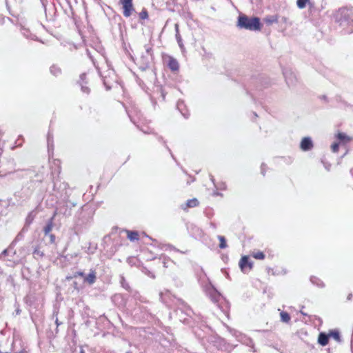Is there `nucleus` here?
Returning <instances> with one entry per match:
<instances>
[{"instance_id":"obj_60","label":"nucleus","mask_w":353,"mask_h":353,"mask_svg":"<svg viewBox=\"0 0 353 353\" xmlns=\"http://www.w3.org/2000/svg\"><path fill=\"white\" fill-rule=\"evenodd\" d=\"M266 165L265 163H262L261 166V172L264 176L265 172Z\"/></svg>"},{"instance_id":"obj_30","label":"nucleus","mask_w":353,"mask_h":353,"mask_svg":"<svg viewBox=\"0 0 353 353\" xmlns=\"http://www.w3.org/2000/svg\"><path fill=\"white\" fill-rule=\"evenodd\" d=\"M21 34L27 39L31 40H37V36L30 33V30L26 28H21Z\"/></svg>"},{"instance_id":"obj_11","label":"nucleus","mask_w":353,"mask_h":353,"mask_svg":"<svg viewBox=\"0 0 353 353\" xmlns=\"http://www.w3.org/2000/svg\"><path fill=\"white\" fill-rule=\"evenodd\" d=\"M283 74L289 87H292L296 85L297 82V78L295 73L291 68L283 69Z\"/></svg>"},{"instance_id":"obj_9","label":"nucleus","mask_w":353,"mask_h":353,"mask_svg":"<svg viewBox=\"0 0 353 353\" xmlns=\"http://www.w3.org/2000/svg\"><path fill=\"white\" fill-rule=\"evenodd\" d=\"M207 341L212 343L217 350L223 352H230L235 347L227 343L224 339L221 337L211 336L210 339H207Z\"/></svg>"},{"instance_id":"obj_43","label":"nucleus","mask_w":353,"mask_h":353,"mask_svg":"<svg viewBox=\"0 0 353 353\" xmlns=\"http://www.w3.org/2000/svg\"><path fill=\"white\" fill-rule=\"evenodd\" d=\"M33 255L35 259H37L38 257H43L44 254L39 248H36L33 251Z\"/></svg>"},{"instance_id":"obj_35","label":"nucleus","mask_w":353,"mask_h":353,"mask_svg":"<svg viewBox=\"0 0 353 353\" xmlns=\"http://www.w3.org/2000/svg\"><path fill=\"white\" fill-rule=\"evenodd\" d=\"M50 73L55 77H58L59 75H60L61 74V68L55 65H52L50 68Z\"/></svg>"},{"instance_id":"obj_15","label":"nucleus","mask_w":353,"mask_h":353,"mask_svg":"<svg viewBox=\"0 0 353 353\" xmlns=\"http://www.w3.org/2000/svg\"><path fill=\"white\" fill-rule=\"evenodd\" d=\"M120 3L123 7V14L125 17L131 16L132 12L134 11V8L132 4V0H120Z\"/></svg>"},{"instance_id":"obj_59","label":"nucleus","mask_w":353,"mask_h":353,"mask_svg":"<svg viewBox=\"0 0 353 353\" xmlns=\"http://www.w3.org/2000/svg\"><path fill=\"white\" fill-rule=\"evenodd\" d=\"M137 128L141 130L142 131L143 133L145 134H150L151 133L150 131H149V128H140L138 125H137Z\"/></svg>"},{"instance_id":"obj_7","label":"nucleus","mask_w":353,"mask_h":353,"mask_svg":"<svg viewBox=\"0 0 353 353\" xmlns=\"http://www.w3.org/2000/svg\"><path fill=\"white\" fill-rule=\"evenodd\" d=\"M174 299L176 300L174 304L176 306L175 312L179 321L184 324H189L190 318L193 314L192 310L182 299L176 297Z\"/></svg>"},{"instance_id":"obj_40","label":"nucleus","mask_w":353,"mask_h":353,"mask_svg":"<svg viewBox=\"0 0 353 353\" xmlns=\"http://www.w3.org/2000/svg\"><path fill=\"white\" fill-rule=\"evenodd\" d=\"M218 239L220 241V243H219V248L221 249H225L228 247V245H227V243H226V239L223 236H221V235H219L218 236Z\"/></svg>"},{"instance_id":"obj_13","label":"nucleus","mask_w":353,"mask_h":353,"mask_svg":"<svg viewBox=\"0 0 353 353\" xmlns=\"http://www.w3.org/2000/svg\"><path fill=\"white\" fill-rule=\"evenodd\" d=\"M230 332L234 335L236 339L241 342V343L245 344L248 346H253L254 343L253 341L246 335L236 331V330H230Z\"/></svg>"},{"instance_id":"obj_58","label":"nucleus","mask_w":353,"mask_h":353,"mask_svg":"<svg viewBox=\"0 0 353 353\" xmlns=\"http://www.w3.org/2000/svg\"><path fill=\"white\" fill-rule=\"evenodd\" d=\"M168 248L171 250L179 252H181L183 254H185L187 252V251H185V252L180 251L179 250H178L177 248H176L174 246H173L172 245H168Z\"/></svg>"},{"instance_id":"obj_63","label":"nucleus","mask_w":353,"mask_h":353,"mask_svg":"<svg viewBox=\"0 0 353 353\" xmlns=\"http://www.w3.org/2000/svg\"><path fill=\"white\" fill-rule=\"evenodd\" d=\"M8 281H10V283L14 286L15 283H14V280L13 279V277L12 276H9V277L8 278Z\"/></svg>"},{"instance_id":"obj_29","label":"nucleus","mask_w":353,"mask_h":353,"mask_svg":"<svg viewBox=\"0 0 353 353\" xmlns=\"http://www.w3.org/2000/svg\"><path fill=\"white\" fill-rule=\"evenodd\" d=\"M128 234V238L131 241L139 240V232L137 231L126 230Z\"/></svg>"},{"instance_id":"obj_54","label":"nucleus","mask_w":353,"mask_h":353,"mask_svg":"<svg viewBox=\"0 0 353 353\" xmlns=\"http://www.w3.org/2000/svg\"><path fill=\"white\" fill-rule=\"evenodd\" d=\"M215 188L216 190H224L226 189V184L225 183L221 182L219 184L215 185Z\"/></svg>"},{"instance_id":"obj_18","label":"nucleus","mask_w":353,"mask_h":353,"mask_svg":"<svg viewBox=\"0 0 353 353\" xmlns=\"http://www.w3.org/2000/svg\"><path fill=\"white\" fill-rule=\"evenodd\" d=\"M97 281V272L95 270L90 269L88 274H85L83 282L89 285H93Z\"/></svg>"},{"instance_id":"obj_55","label":"nucleus","mask_w":353,"mask_h":353,"mask_svg":"<svg viewBox=\"0 0 353 353\" xmlns=\"http://www.w3.org/2000/svg\"><path fill=\"white\" fill-rule=\"evenodd\" d=\"M192 229L194 230V232H195V233L196 234L197 236H201V234L203 233L201 229H200L199 228H198V227H196L195 225L192 226Z\"/></svg>"},{"instance_id":"obj_31","label":"nucleus","mask_w":353,"mask_h":353,"mask_svg":"<svg viewBox=\"0 0 353 353\" xmlns=\"http://www.w3.org/2000/svg\"><path fill=\"white\" fill-rule=\"evenodd\" d=\"M281 321L283 323H288L290 321L291 316L287 312L282 311L280 312Z\"/></svg>"},{"instance_id":"obj_52","label":"nucleus","mask_w":353,"mask_h":353,"mask_svg":"<svg viewBox=\"0 0 353 353\" xmlns=\"http://www.w3.org/2000/svg\"><path fill=\"white\" fill-rule=\"evenodd\" d=\"M321 163H323L324 168H325L326 170L327 171H330V167H331V164L327 162L325 158H322L321 159Z\"/></svg>"},{"instance_id":"obj_38","label":"nucleus","mask_w":353,"mask_h":353,"mask_svg":"<svg viewBox=\"0 0 353 353\" xmlns=\"http://www.w3.org/2000/svg\"><path fill=\"white\" fill-rule=\"evenodd\" d=\"M329 335H330V337H332L336 341H338V342L341 341L340 332L338 330H331L329 333Z\"/></svg>"},{"instance_id":"obj_10","label":"nucleus","mask_w":353,"mask_h":353,"mask_svg":"<svg viewBox=\"0 0 353 353\" xmlns=\"http://www.w3.org/2000/svg\"><path fill=\"white\" fill-rule=\"evenodd\" d=\"M205 292L213 303H218L222 298L220 292L211 284L205 287Z\"/></svg>"},{"instance_id":"obj_19","label":"nucleus","mask_w":353,"mask_h":353,"mask_svg":"<svg viewBox=\"0 0 353 353\" xmlns=\"http://www.w3.org/2000/svg\"><path fill=\"white\" fill-rule=\"evenodd\" d=\"M8 174H13L14 178L21 179L25 176H32V172L30 170H17L14 172H10Z\"/></svg>"},{"instance_id":"obj_61","label":"nucleus","mask_w":353,"mask_h":353,"mask_svg":"<svg viewBox=\"0 0 353 353\" xmlns=\"http://www.w3.org/2000/svg\"><path fill=\"white\" fill-rule=\"evenodd\" d=\"M24 299L27 304H29L30 305H32V301L30 300V296L29 295H27Z\"/></svg>"},{"instance_id":"obj_1","label":"nucleus","mask_w":353,"mask_h":353,"mask_svg":"<svg viewBox=\"0 0 353 353\" xmlns=\"http://www.w3.org/2000/svg\"><path fill=\"white\" fill-rule=\"evenodd\" d=\"M94 210L89 205H83L77 213L74 220V230L76 234L88 230L92 223Z\"/></svg>"},{"instance_id":"obj_34","label":"nucleus","mask_w":353,"mask_h":353,"mask_svg":"<svg viewBox=\"0 0 353 353\" xmlns=\"http://www.w3.org/2000/svg\"><path fill=\"white\" fill-rule=\"evenodd\" d=\"M47 141H48V152H50V150H53V149H54L53 135L50 132H48V133Z\"/></svg>"},{"instance_id":"obj_62","label":"nucleus","mask_w":353,"mask_h":353,"mask_svg":"<svg viewBox=\"0 0 353 353\" xmlns=\"http://www.w3.org/2000/svg\"><path fill=\"white\" fill-rule=\"evenodd\" d=\"M8 281H10V283L14 286L15 283H14V280L13 279V277L12 276H9V277L8 278Z\"/></svg>"},{"instance_id":"obj_28","label":"nucleus","mask_w":353,"mask_h":353,"mask_svg":"<svg viewBox=\"0 0 353 353\" xmlns=\"http://www.w3.org/2000/svg\"><path fill=\"white\" fill-rule=\"evenodd\" d=\"M174 28H175V32H176L175 37H176V39L177 41V43L179 44L180 48L183 49L184 46H183V42H182L181 36V34L179 33V25L178 24H175Z\"/></svg>"},{"instance_id":"obj_21","label":"nucleus","mask_w":353,"mask_h":353,"mask_svg":"<svg viewBox=\"0 0 353 353\" xmlns=\"http://www.w3.org/2000/svg\"><path fill=\"white\" fill-rule=\"evenodd\" d=\"M167 66L172 72H176L179 69V64L178 61L172 57H169Z\"/></svg>"},{"instance_id":"obj_16","label":"nucleus","mask_w":353,"mask_h":353,"mask_svg":"<svg viewBox=\"0 0 353 353\" xmlns=\"http://www.w3.org/2000/svg\"><path fill=\"white\" fill-rule=\"evenodd\" d=\"M77 83L81 87V90L83 93L86 94L88 95L90 93V89L87 85L88 83V81L87 79V74L83 72L80 74L79 76V80L78 81Z\"/></svg>"},{"instance_id":"obj_33","label":"nucleus","mask_w":353,"mask_h":353,"mask_svg":"<svg viewBox=\"0 0 353 353\" xmlns=\"http://www.w3.org/2000/svg\"><path fill=\"white\" fill-rule=\"evenodd\" d=\"M120 283L121 287L129 292L132 290L129 283L127 282L123 276H120Z\"/></svg>"},{"instance_id":"obj_39","label":"nucleus","mask_w":353,"mask_h":353,"mask_svg":"<svg viewBox=\"0 0 353 353\" xmlns=\"http://www.w3.org/2000/svg\"><path fill=\"white\" fill-rule=\"evenodd\" d=\"M336 138L340 141H344V142H347V141H350L351 140V138L350 137H348L347 135H346L343 132L338 133L337 135H336Z\"/></svg>"},{"instance_id":"obj_17","label":"nucleus","mask_w":353,"mask_h":353,"mask_svg":"<svg viewBox=\"0 0 353 353\" xmlns=\"http://www.w3.org/2000/svg\"><path fill=\"white\" fill-rule=\"evenodd\" d=\"M314 147L313 141L310 137H305L300 143V148L302 151L307 152L311 150Z\"/></svg>"},{"instance_id":"obj_37","label":"nucleus","mask_w":353,"mask_h":353,"mask_svg":"<svg viewBox=\"0 0 353 353\" xmlns=\"http://www.w3.org/2000/svg\"><path fill=\"white\" fill-rule=\"evenodd\" d=\"M159 259L161 261L163 267L165 268H168L170 263H173V261L169 257L165 256H163Z\"/></svg>"},{"instance_id":"obj_24","label":"nucleus","mask_w":353,"mask_h":353,"mask_svg":"<svg viewBox=\"0 0 353 353\" xmlns=\"http://www.w3.org/2000/svg\"><path fill=\"white\" fill-rule=\"evenodd\" d=\"M131 296L136 301L140 303H148V301L145 297L141 295V294L137 290H132L130 292Z\"/></svg>"},{"instance_id":"obj_48","label":"nucleus","mask_w":353,"mask_h":353,"mask_svg":"<svg viewBox=\"0 0 353 353\" xmlns=\"http://www.w3.org/2000/svg\"><path fill=\"white\" fill-rule=\"evenodd\" d=\"M139 17L141 19H146L148 18V12L145 8H143L139 13Z\"/></svg>"},{"instance_id":"obj_46","label":"nucleus","mask_w":353,"mask_h":353,"mask_svg":"<svg viewBox=\"0 0 353 353\" xmlns=\"http://www.w3.org/2000/svg\"><path fill=\"white\" fill-rule=\"evenodd\" d=\"M144 48L145 50V54L153 57L152 48V46L150 44L145 45L144 46Z\"/></svg>"},{"instance_id":"obj_22","label":"nucleus","mask_w":353,"mask_h":353,"mask_svg":"<svg viewBox=\"0 0 353 353\" xmlns=\"http://www.w3.org/2000/svg\"><path fill=\"white\" fill-rule=\"evenodd\" d=\"M152 61H153V57H151V56L147 55V54H142L141 57L142 69L146 70L147 68H148L150 65V63L152 62Z\"/></svg>"},{"instance_id":"obj_32","label":"nucleus","mask_w":353,"mask_h":353,"mask_svg":"<svg viewBox=\"0 0 353 353\" xmlns=\"http://www.w3.org/2000/svg\"><path fill=\"white\" fill-rule=\"evenodd\" d=\"M310 281L312 282V283L316 285L319 288H323L325 286L323 282L316 276H312L310 277Z\"/></svg>"},{"instance_id":"obj_45","label":"nucleus","mask_w":353,"mask_h":353,"mask_svg":"<svg viewBox=\"0 0 353 353\" xmlns=\"http://www.w3.org/2000/svg\"><path fill=\"white\" fill-rule=\"evenodd\" d=\"M97 248V245H95L94 246L92 245V243H89V247L88 248L87 250H86V252L88 254H94V252L96 251Z\"/></svg>"},{"instance_id":"obj_41","label":"nucleus","mask_w":353,"mask_h":353,"mask_svg":"<svg viewBox=\"0 0 353 353\" xmlns=\"http://www.w3.org/2000/svg\"><path fill=\"white\" fill-rule=\"evenodd\" d=\"M265 21L268 24H272L278 22V17L275 15L268 16L265 19Z\"/></svg>"},{"instance_id":"obj_56","label":"nucleus","mask_w":353,"mask_h":353,"mask_svg":"<svg viewBox=\"0 0 353 353\" xmlns=\"http://www.w3.org/2000/svg\"><path fill=\"white\" fill-rule=\"evenodd\" d=\"M331 148L333 152H336L339 150V144L338 143H334Z\"/></svg>"},{"instance_id":"obj_44","label":"nucleus","mask_w":353,"mask_h":353,"mask_svg":"<svg viewBox=\"0 0 353 353\" xmlns=\"http://www.w3.org/2000/svg\"><path fill=\"white\" fill-rule=\"evenodd\" d=\"M310 0H297L296 5L299 8H304L306 6L307 3L309 2Z\"/></svg>"},{"instance_id":"obj_20","label":"nucleus","mask_w":353,"mask_h":353,"mask_svg":"<svg viewBox=\"0 0 353 353\" xmlns=\"http://www.w3.org/2000/svg\"><path fill=\"white\" fill-rule=\"evenodd\" d=\"M57 314H58V312H53L52 317H53V319H54V318H55L54 323H55V324H56V327H55V329H54V332L51 331V330H50V331H49V332H48V337H49V338H54V337H55V336H56V335H57V334H58V332H59V329H58V327H59V326L60 325H61V324H62V322H60V321H59V319H58Z\"/></svg>"},{"instance_id":"obj_2","label":"nucleus","mask_w":353,"mask_h":353,"mask_svg":"<svg viewBox=\"0 0 353 353\" xmlns=\"http://www.w3.org/2000/svg\"><path fill=\"white\" fill-rule=\"evenodd\" d=\"M54 165L57 166V170L52 172L53 176V194L61 201H66L69 199L68 184L65 181H61L59 174L61 173L60 161L58 159L54 161Z\"/></svg>"},{"instance_id":"obj_26","label":"nucleus","mask_w":353,"mask_h":353,"mask_svg":"<svg viewBox=\"0 0 353 353\" xmlns=\"http://www.w3.org/2000/svg\"><path fill=\"white\" fill-rule=\"evenodd\" d=\"M199 204V202L197 200V199L194 198V199L188 200L185 204L181 205V208L183 210H185L188 208H194V207L198 206Z\"/></svg>"},{"instance_id":"obj_49","label":"nucleus","mask_w":353,"mask_h":353,"mask_svg":"<svg viewBox=\"0 0 353 353\" xmlns=\"http://www.w3.org/2000/svg\"><path fill=\"white\" fill-rule=\"evenodd\" d=\"M253 257L256 259L262 260L265 258V254L262 252H257L253 254Z\"/></svg>"},{"instance_id":"obj_8","label":"nucleus","mask_w":353,"mask_h":353,"mask_svg":"<svg viewBox=\"0 0 353 353\" xmlns=\"http://www.w3.org/2000/svg\"><path fill=\"white\" fill-rule=\"evenodd\" d=\"M134 317L140 321H149L154 319V315L147 307L136 303L132 310Z\"/></svg>"},{"instance_id":"obj_3","label":"nucleus","mask_w":353,"mask_h":353,"mask_svg":"<svg viewBox=\"0 0 353 353\" xmlns=\"http://www.w3.org/2000/svg\"><path fill=\"white\" fill-rule=\"evenodd\" d=\"M335 21L340 26L344 28V34L353 32V8L343 7L341 8L336 12Z\"/></svg>"},{"instance_id":"obj_5","label":"nucleus","mask_w":353,"mask_h":353,"mask_svg":"<svg viewBox=\"0 0 353 353\" xmlns=\"http://www.w3.org/2000/svg\"><path fill=\"white\" fill-rule=\"evenodd\" d=\"M236 26L241 30L250 31H260L262 23L258 17H248L244 14H240L237 18Z\"/></svg>"},{"instance_id":"obj_36","label":"nucleus","mask_w":353,"mask_h":353,"mask_svg":"<svg viewBox=\"0 0 353 353\" xmlns=\"http://www.w3.org/2000/svg\"><path fill=\"white\" fill-rule=\"evenodd\" d=\"M336 101L339 103L338 107L341 108H346L347 107H352L350 104L343 100L341 97L336 98Z\"/></svg>"},{"instance_id":"obj_53","label":"nucleus","mask_w":353,"mask_h":353,"mask_svg":"<svg viewBox=\"0 0 353 353\" xmlns=\"http://www.w3.org/2000/svg\"><path fill=\"white\" fill-rule=\"evenodd\" d=\"M195 335L196 337L201 341L202 343H205V336L202 335L201 333L198 332L197 331H194Z\"/></svg>"},{"instance_id":"obj_23","label":"nucleus","mask_w":353,"mask_h":353,"mask_svg":"<svg viewBox=\"0 0 353 353\" xmlns=\"http://www.w3.org/2000/svg\"><path fill=\"white\" fill-rule=\"evenodd\" d=\"M176 108L179 110V111L181 113V114L184 117V118L188 119L189 117L190 114L183 101H178L176 103Z\"/></svg>"},{"instance_id":"obj_42","label":"nucleus","mask_w":353,"mask_h":353,"mask_svg":"<svg viewBox=\"0 0 353 353\" xmlns=\"http://www.w3.org/2000/svg\"><path fill=\"white\" fill-rule=\"evenodd\" d=\"M84 276H85L84 272H83V271H77V272H73L72 276H68L66 277V279L67 280H70V279H72L73 278H77V276H81V277L84 278Z\"/></svg>"},{"instance_id":"obj_14","label":"nucleus","mask_w":353,"mask_h":353,"mask_svg":"<svg viewBox=\"0 0 353 353\" xmlns=\"http://www.w3.org/2000/svg\"><path fill=\"white\" fill-rule=\"evenodd\" d=\"M239 267L241 268V270L246 273L252 270L253 267V263L250 261L248 256H243L241 257V260L239 261Z\"/></svg>"},{"instance_id":"obj_51","label":"nucleus","mask_w":353,"mask_h":353,"mask_svg":"<svg viewBox=\"0 0 353 353\" xmlns=\"http://www.w3.org/2000/svg\"><path fill=\"white\" fill-rule=\"evenodd\" d=\"M157 139H158V141H159L162 142V143L164 144L165 147L167 148V150H168L170 152V153L171 154V156H172V159L175 160V158H174V155L172 154L170 149V148H169V147L166 145V142L163 140V137L159 136V137H158V138H157Z\"/></svg>"},{"instance_id":"obj_25","label":"nucleus","mask_w":353,"mask_h":353,"mask_svg":"<svg viewBox=\"0 0 353 353\" xmlns=\"http://www.w3.org/2000/svg\"><path fill=\"white\" fill-rule=\"evenodd\" d=\"M330 337L329 334L320 332L318 336V343L322 346H325L328 343Z\"/></svg>"},{"instance_id":"obj_47","label":"nucleus","mask_w":353,"mask_h":353,"mask_svg":"<svg viewBox=\"0 0 353 353\" xmlns=\"http://www.w3.org/2000/svg\"><path fill=\"white\" fill-rule=\"evenodd\" d=\"M142 272L148 276H149L153 279H155V274L152 272H151L150 270L147 269L146 268H143L142 270Z\"/></svg>"},{"instance_id":"obj_12","label":"nucleus","mask_w":353,"mask_h":353,"mask_svg":"<svg viewBox=\"0 0 353 353\" xmlns=\"http://www.w3.org/2000/svg\"><path fill=\"white\" fill-rule=\"evenodd\" d=\"M64 204L62 206H60L59 208V213L62 214L65 217L70 216L72 215V207H74L77 203L74 202H72L68 199L66 201H63Z\"/></svg>"},{"instance_id":"obj_4","label":"nucleus","mask_w":353,"mask_h":353,"mask_svg":"<svg viewBox=\"0 0 353 353\" xmlns=\"http://www.w3.org/2000/svg\"><path fill=\"white\" fill-rule=\"evenodd\" d=\"M44 177L43 174H35L34 179H31L30 182L28 183V186L23 187L20 191L15 192L14 197L17 202L19 203H22L23 202L28 200L32 196L35 186L37 185L40 184Z\"/></svg>"},{"instance_id":"obj_27","label":"nucleus","mask_w":353,"mask_h":353,"mask_svg":"<svg viewBox=\"0 0 353 353\" xmlns=\"http://www.w3.org/2000/svg\"><path fill=\"white\" fill-rule=\"evenodd\" d=\"M53 217L49 219L46 225L43 228V232L45 236H48L53 228Z\"/></svg>"},{"instance_id":"obj_57","label":"nucleus","mask_w":353,"mask_h":353,"mask_svg":"<svg viewBox=\"0 0 353 353\" xmlns=\"http://www.w3.org/2000/svg\"><path fill=\"white\" fill-rule=\"evenodd\" d=\"M47 236L49 237L50 240H49V242L50 243H55V239H56V237H55V235L53 234H49Z\"/></svg>"},{"instance_id":"obj_64","label":"nucleus","mask_w":353,"mask_h":353,"mask_svg":"<svg viewBox=\"0 0 353 353\" xmlns=\"http://www.w3.org/2000/svg\"><path fill=\"white\" fill-rule=\"evenodd\" d=\"M21 310L19 308V306L18 305V307L15 310L16 315H19L21 314Z\"/></svg>"},{"instance_id":"obj_50","label":"nucleus","mask_w":353,"mask_h":353,"mask_svg":"<svg viewBox=\"0 0 353 353\" xmlns=\"http://www.w3.org/2000/svg\"><path fill=\"white\" fill-rule=\"evenodd\" d=\"M23 239V234L22 232H19L14 241L12 242L11 245H14L17 241H19Z\"/></svg>"},{"instance_id":"obj_6","label":"nucleus","mask_w":353,"mask_h":353,"mask_svg":"<svg viewBox=\"0 0 353 353\" xmlns=\"http://www.w3.org/2000/svg\"><path fill=\"white\" fill-rule=\"evenodd\" d=\"M87 54L92 60L94 65L98 70L100 76L102 77L103 85L106 89V90H110L112 88L114 87V85L117 83V75L116 74L114 70L112 68H108V69L104 72V74H101L99 71V68L96 65L95 61L93 59L92 56L90 54V51L87 50ZM106 63H108L106 58L103 56ZM108 67H109L108 63H107Z\"/></svg>"}]
</instances>
